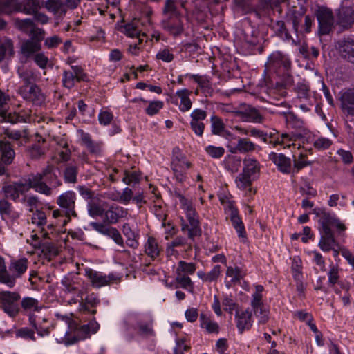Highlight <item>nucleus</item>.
Segmentation results:
<instances>
[{
    "mask_svg": "<svg viewBox=\"0 0 354 354\" xmlns=\"http://www.w3.org/2000/svg\"><path fill=\"white\" fill-rule=\"evenodd\" d=\"M265 67L267 71L283 77L286 84L292 83V61L287 54L279 50L273 52L268 57Z\"/></svg>",
    "mask_w": 354,
    "mask_h": 354,
    "instance_id": "obj_1",
    "label": "nucleus"
},
{
    "mask_svg": "<svg viewBox=\"0 0 354 354\" xmlns=\"http://www.w3.org/2000/svg\"><path fill=\"white\" fill-rule=\"evenodd\" d=\"M28 175L31 181L32 178L36 180L35 183L38 185V189H41L37 192L46 196H50L53 189L62 185V182L57 174L56 168L52 165H48L40 173H32Z\"/></svg>",
    "mask_w": 354,
    "mask_h": 354,
    "instance_id": "obj_2",
    "label": "nucleus"
},
{
    "mask_svg": "<svg viewBox=\"0 0 354 354\" xmlns=\"http://www.w3.org/2000/svg\"><path fill=\"white\" fill-rule=\"evenodd\" d=\"M35 180L32 178L31 181L29 175H27L19 181L3 186V192L6 198L17 201L20 194H25L30 189H34L35 192H40L41 190L38 189V185L35 183Z\"/></svg>",
    "mask_w": 354,
    "mask_h": 354,
    "instance_id": "obj_3",
    "label": "nucleus"
},
{
    "mask_svg": "<svg viewBox=\"0 0 354 354\" xmlns=\"http://www.w3.org/2000/svg\"><path fill=\"white\" fill-rule=\"evenodd\" d=\"M100 328V324L95 319L91 320L87 324L81 326L77 330L78 338L72 335L68 330H66L62 335L56 337L59 343L70 345L75 343L79 339H84L88 337L91 333H95Z\"/></svg>",
    "mask_w": 354,
    "mask_h": 354,
    "instance_id": "obj_4",
    "label": "nucleus"
},
{
    "mask_svg": "<svg viewBox=\"0 0 354 354\" xmlns=\"http://www.w3.org/2000/svg\"><path fill=\"white\" fill-rule=\"evenodd\" d=\"M21 297L17 292H0V309L10 317H15L19 313Z\"/></svg>",
    "mask_w": 354,
    "mask_h": 354,
    "instance_id": "obj_5",
    "label": "nucleus"
},
{
    "mask_svg": "<svg viewBox=\"0 0 354 354\" xmlns=\"http://www.w3.org/2000/svg\"><path fill=\"white\" fill-rule=\"evenodd\" d=\"M29 324L32 328L21 327L15 331L17 337H20L26 340L36 341L35 332L37 335L44 337L48 336L50 333L49 329L47 327L42 326L41 324H38L34 315H30Z\"/></svg>",
    "mask_w": 354,
    "mask_h": 354,
    "instance_id": "obj_6",
    "label": "nucleus"
},
{
    "mask_svg": "<svg viewBox=\"0 0 354 354\" xmlns=\"http://www.w3.org/2000/svg\"><path fill=\"white\" fill-rule=\"evenodd\" d=\"M191 163L186 159L178 147H174L172 151L171 169L176 179L180 183L186 180L187 171Z\"/></svg>",
    "mask_w": 354,
    "mask_h": 354,
    "instance_id": "obj_7",
    "label": "nucleus"
},
{
    "mask_svg": "<svg viewBox=\"0 0 354 354\" xmlns=\"http://www.w3.org/2000/svg\"><path fill=\"white\" fill-rule=\"evenodd\" d=\"M17 93L27 102L35 106H41L45 102L46 95L36 84L21 85L17 89Z\"/></svg>",
    "mask_w": 354,
    "mask_h": 354,
    "instance_id": "obj_8",
    "label": "nucleus"
},
{
    "mask_svg": "<svg viewBox=\"0 0 354 354\" xmlns=\"http://www.w3.org/2000/svg\"><path fill=\"white\" fill-rule=\"evenodd\" d=\"M85 276L90 280L92 286L96 288L109 286L120 280V277L114 273H110L106 275L102 272L96 271L91 268H86L85 270Z\"/></svg>",
    "mask_w": 354,
    "mask_h": 354,
    "instance_id": "obj_9",
    "label": "nucleus"
},
{
    "mask_svg": "<svg viewBox=\"0 0 354 354\" xmlns=\"http://www.w3.org/2000/svg\"><path fill=\"white\" fill-rule=\"evenodd\" d=\"M315 15L318 21L319 35H328L334 28L335 21L332 10L326 8H319Z\"/></svg>",
    "mask_w": 354,
    "mask_h": 354,
    "instance_id": "obj_10",
    "label": "nucleus"
},
{
    "mask_svg": "<svg viewBox=\"0 0 354 354\" xmlns=\"http://www.w3.org/2000/svg\"><path fill=\"white\" fill-rule=\"evenodd\" d=\"M76 194L73 191H66L59 195L57 198V204L63 210L65 216L70 218L71 217H77L75 212Z\"/></svg>",
    "mask_w": 354,
    "mask_h": 354,
    "instance_id": "obj_11",
    "label": "nucleus"
},
{
    "mask_svg": "<svg viewBox=\"0 0 354 354\" xmlns=\"http://www.w3.org/2000/svg\"><path fill=\"white\" fill-rule=\"evenodd\" d=\"M71 71L64 70L62 73V84L68 89L73 88L76 82L88 80L86 73L80 66H71Z\"/></svg>",
    "mask_w": 354,
    "mask_h": 354,
    "instance_id": "obj_12",
    "label": "nucleus"
},
{
    "mask_svg": "<svg viewBox=\"0 0 354 354\" xmlns=\"http://www.w3.org/2000/svg\"><path fill=\"white\" fill-rule=\"evenodd\" d=\"M185 214L189 221V224L183 223L181 225V230L185 234H187L189 239L194 241L196 237L201 236L202 232L200 227L198 215L195 209L192 212H188Z\"/></svg>",
    "mask_w": 354,
    "mask_h": 354,
    "instance_id": "obj_13",
    "label": "nucleus"
},
{
    "mask_svg": "<svg viewBox=\"0 0 354 354\" xmlns=\"http://www.w3.org/2000/svg\"><path fill=\"white\" fill-rule=\"evenodd\" d=\"M21 215V213L17 211L7 200H0V216L9 227L19 224Z\"/></svg>",
    "mask_w": 354,
    "mask_h": 354,
    "instance_id": "obj_14",
    "label": "nucleus"
},
{
    "mask_svg": "<svg viewBox=\"0 0 354 354\" xmlns=\"http://www.w3.org/2000/svg\"><path fill=\"white\" fill-rule=\"evenodd\" d=\"M28 268V261L25 257L11 260L8 270L12 281L7 283V286L8 288H13L15 286L16 279L21 278L26 273Z\"/></svg>",
    "mask_w": 354,
    "mask_h": 354,
    "instance_id": "obj_15",
    "label": "nucleus"
},
{
    "mask_svg": "<svg viewBox=\"0 0 354 354\" xmlns=\"http://www.w3.org/2000/svg\"><path fill=\"white\" fill-rule=\"evenodd\" d=\"M162 29L174 37L180 35L183 30V24L180 15L169 16L161 21Z\"/></svg>",
    "mask_w": 354,
    "mask_h": 354,
    "instance_id": "obj_16",
    "label": "nucleus"
},
{
    "mask_svg": "<svg viewBox=\"0 0 354 354\" xmlns=\"http://www.w3.org/2000/svg\"><path fill=\"white\" fill-rule=\"evenodd\" d=\"M190 128L198 137H202L205 130L203 120L207 118V112L201 109H195L190 114Z\"/></svg>",
    "mask_w": 354,
    "mask_h": 354,
    "instance_id": "obj_17",
    "label": "nucleus"
},
{
    "mask_svg": "<svg viewBox=\"0 0 354 354\" xmlns=\"http://www.w3.org/2000/svg\"><path fill=\"white\" fill-rule=\"evenodd\" d=\"M235 115L239 117L243 121L261 124L265 120V117L255 107L248 105L243 110L236 111Z\"/></svg>",
    "mask_w": 354,
    "mask_h": 354,
    "instance_id": "obj_18",
    "label": "nucleus"
},
{
    "mask_svg": "<svg viewBox=\"0 0 354 354\" xmlns=\"http://www.w3.org/2000/svg\"><path fill=\"white\" fill-rule=\"evenodd\" d=\"M77 297H81L82 301L79 305V310L83 315H95L97 313L96 307L100 304V299L95 293H91L86 296L83 300L82 292H78Z\"/></svg>",
    "mask_w": 354,
    "mask_h": 354,
    "instance_id": "obj_19",
    "label": "nucleus"
},
{
    "mask_svg": "<svg viewBox=\"0 0 354 354\" xmlns=\"http://www.w3.org/2000/svg\"><path fill=\"white\" fill-rule=\"evenodd\" d=\"M192 91L187 89L178 90L171 97V103L178 105L181 112H187L192 109V102L189 98Z\"/></svg>",
    "mask_w": 354,
    "mask_h": 354,
    "instance_id": "obj_20",
    "label": "nucleus"
},
{
    "mask_svg": "<svg viewBox=\"0 0 354 354\" xmlns=\"http://www.w3.org/2000/svg\"><path fill=\"white\" fill-rule=\"evenodd\" d=\"M337 49L342 58L354 63V39L344 37L337 42Z\"/></svg>",
    "mask_w": 354,
    "mask_h": 354,
    "instance_id": "obj_21",
    "label": "nucleus"
},
{
    "mask_svg": "<svg viewBox=\"0 0 354 354\" xmlns=\"http://www.w3.org/2000/svg\"><path fill=\"white\" fill-rule=\"evenodd\" d=\"M77 133L80 137L82 144L86 147L91 154L96 156L102 154L104 145L102 141L93 140L88 133L82 129L78 130Z\"/></svg>",
    "mask_w": 354,
    "mask_h": 354,
    "instance_id": "obj_22",
    "label": "nucleus"
},
{
    "mask_svg": "<svg viewBox=\"0 0 354 354\" xmlns=\"http://www.w3.org/2000/svg\"><path fill=\"white\" fill-rule=\"evenodd\" d=\"M268 159L277 167L278 170L283 174H289L292 171V160L283 153L271 152L268 154Z\"/></svg>",
    "mask_w": 354,
    "mask_h": 354,
    "instance_id": "obj_23",
    "label": "nucleus"
},
{
    "mask_svg": "<svg viewBox=\"0 0 354 354\" xmlns=\"http://www.w3.org/2000/svg\"><path fill=\"white\" fill-rule=\"evenodd\" d=\"M236 326L240 334L249 330L252 326V310L248 308L245 310H237L235 314Z\"/></svg>",
    "mask_w": 354,
    "mask_h": 354,
    "instance_id": "obj_24",
    "label": "nucleus"
},
{
    "mask_svg": "<svg viewBox=\"0 0 354 354\" xmlns=\"http://www.w3.org/2000/svg\"><path fill=\"white\" fill-rule=\"evenodd\" d=\"M127 215V209L116 204H112L104 211V222L108 224H116L120 218Z\"/></svg>",
    "mask_w": 354,
    "mask_h": 354,
    "instance_id": "obj_25",
    "label": "nucleus"
},
{
    "mask_svg": "<svg viewBox=\"0 0 354 354\" xmlns=\"http://www.w3.org/2000/svg\"><path fill=\"white\" fill-rule=\"evenodd\" d=\"M225 285L227 288L238 284L243 279L246 272L237 266H227L226 269Z\"/></svg>",
    "mask_w": 354,
    "mask_h": 354,
    "instance_id": "obj_26",
    "label": "nucleus"
},
{
    "mask_svg": "<svg viewBox=\"0 0 354 354\" xmlns=\"http://www.w3.org/2000/svg\"><path fill=\"white\" fill-rule=\"evenodd\" d=\"M227 215L226 219H230L233 227L236 231L239 238L243 239V241L246 239V232L244 224L239 215V210L236 207L232 209L229 208L228 211L225 212Z\"/></svg>",
    "mask_w": 354,
    "mask_h": 354,
    "instance_id": "obj_27",
    "label": "nucleus"
},
{
    "mask_svg": "<svg viewBox=\"0 0 354 354\" xmlns=\"http://www.w3.org/2000/svg\"><path fill=\"white\" fill-rule=\"evenodd\" d=\"M353 23V10L351 7L342 6L337 10V24L343 29H348Z\"/></svg>",
    "mask_w": 354,
    "mask_h": 354,
    "instance_id": "obj_28",
    "label": "nucleus"
},
{
    "mask_svg": "<svg viewBox=\"0 0 354 354\" xmlns=\"http://www.w3.org/2000/svg\"><path fill=\"white\" fill-rule=\"evenodd\" d=\"M41 0H24L15 5V11L21 12L26 15H33L41 8Z\"/></svg>",
    "mask_w": 354,
    "mask_h": 354,
    "instance_id": "obj_29",
    "label": "nucleus"
},
{
    "mask_svg": "<svg viewBox=\"0 0 354 354\" xmlns=\"http://www.w3.org/2000/svg\"><path fill=\"white\" fill-rule=\"evenodd\" d=\"M341 107L344 113L354 115V88H349L342 92L340 96Z\"/></svg>",
    "mask_w": 354,
    "mask_h": 354,
    "instance_id": "obj_30",
    "label": "nucleus"
},
{
    "mask_svg": "<svg viewBox=\"0 0 354 354\" xmlns=\"http://www.w3.org/2000/svg\"><path fill=\"white\" fill-rule=\"evenodd\" d=\"M280 114L283 115L286 127L294 129L297 133L299 132L306 126V123L304 120L299 118L293 112H282Z\"/></svg>",
    "mask_w": 354,
    "mask_h": 354,
    "instance_id": "obj_31",
    "label": "nucleus"
},
{
    "mask_svg": "<svg viewBox=\"0 0 354 354\" xmlns=\"http://www.w3.org/2000/svg\"><path fill=\"white\" fill-rule=\"evenodd\" d=\"M144 252L151 259H156L161 254L162 249L153 236H148L144 245Z\"/></svg>",
    "mask_w": 354,
    "mask_h": 354,
    "instance_id": "obj_32",
    "label": "nucleus"
},
{
    "mask_svg": "<svg viewBox=\"0 0 354 354\" xmlns=\"http://www.w3.org/2000/svg\"><path fill=\"white\" fill-rule=\"evenodd\" d=\"M15 156V151L10 143L8 141H0V158L1 162L5 165H10L12 162Z\"/></svg>",
    "mask_w": 354,
    "mask_h": 354,
    "instance_id": "obj_33",
    "label": "nucleus"
},
{
    "mask_svg": "<svg viewBox=\"0 0 354 354\" xmlns=\"http://www.w3.org/2000/svg\"><path fill=\"white\" fill-rule=\"evenodd\" d=\"M320 234L319 247L323 252H329L334 246H338L333 232H320Z\"/></svg>",
    "mask_w": 354,
    "mask_h": 354,
    "instance_id": "obj_34",
    "label": "nucleus"
},
{
    "mask_svg": "<svg viewBox=\"0 0 354 354\" xmlns=\"http://www.w3.org/2000/svg\"><path fill=\"white\" fill-rule=\"evenodd\" d=\"M260 166L259 162L252 158H245L243 160V167L242 172L251 177L254 180L257 174L259 173Z\"/></svg>",
    "mask_w": 354,
    "mask_h": 354,
    "instance_id": "obj_35",
    "label": "nucleus"
},
{
    "mask_svg": "<svg viewBox=\"0 0 354 354\" xmlns=\"http://www.w3.org/2000/svg\"><path fill=\"white\" fill-rule=\"evenodd\" d=\"M14 44L11 39L3 37L0 39V62L14 56Z\"/></svg>",
    "mask_w": 354,
    "mask_h": 354,
    "instance_id": "obj_36",
    "label": "nucleus"
},
{
    "mask_svg": "<svg viewBox=\"0 0 354 354\" xmlns=\"http://www.w3.org/2000/svg\"><path fill=\"white\" fill-rule=\"evenodd\" d=\"M239 133L250 136L254 138H259L263 142H268V133L256 127L242 128L241 127L236 126L234 127Z\"/></svg>",
    "mask_w": 354,
    "mask_h": 354,
    "instance_id": "obj_37",
    "label": "nucleus"
},
{
    "mask_svg": "<svg viewBox=\"0 0 354 354\" xmlns=\"http://www.w3.org/2000/svg\"><path fill=\"white\" fill-rule=\"evenodd\" d=\"M191 78L196 82L205 96H212L214 93V89L212 86L210 80L207 76L199 75H191Z\"/></svg>",
    "mask_w": 354,
    "mask_h": 354,
    "instance_id": "obj_38",
    "label": "nucleus"
},
{
    "mask_svg": "<svg viewBox=\"0 0 354 354\" xmlns=\"http://www.w3.org/2000/svg\"><path fill=\"white\" fill-rule=\"evenodd\" d=\"M41 48V44L36 43L34 40H30L28 39L22 43L20 51L26 58H29L35 53L39 52Z\"/></svg>",
    "mask_w": 354,
    "mask_h": 354,
    "instance_id": "obj_39",
    "label": "nucleus"
},
{
    "mask_svg": "<svg viewBox=\"0 0 354 354\" xmlns=\"http://www.w3.org/2000/svg\"><path fill=\"white\" fill-rule=\"evenodd\" d=\"M273 29L276 32L277 35L281 37L283 41L287 42H291L292 44H296L295 40L292 37L289 33L285 22L281 20L277 21L273 24Z\"/></svg>",
    "mask_w": 354,
    "mask_h": 354,
    "instance_id": "obj_40",
    "label": "nucleus"
},
{
    "mask_svg": "<svg viewBox=\"0 0 354 354\" xmlns=\"http://www.w3.org/2000/svg\"><path fill=\"white\" fill-rule=\"evenodd\" d=\"M13 26L19 31L28 35L31 29L34 28V21L29 18L19 19V17H13L12 19Z\"/></svg>",
    "mask_w": 354,
    "mask_h": 354,
    "instance_id": "obj_41",
    "label": "nucleus"
},
{
    "mask_svg": "<svg viewBox=\"0 0 354 354\" xmlns=\"http://www.w3.org/2000/svg\"><path fill=\"white\" fill-rule=\"evenodd\" d=\"M174 248H183L185 251H190L192 249V243H189L186 238L178 236L168 244L167 248V253L172 254Z\"/></svg>",
    "mask_w": 354,
    "mask_h": 354,
    "instance_id": "obj_42",
    "label": "nucleus"
},
{
    "mask_svg": "<svg viewBox=\"0 0 354 354\" xmlns=\"http://www.w3.org/2000/svg\"><path fill=\"white\" fill-rule=\"evenodd\" d=\"M335 223L336 218L332 214H330L329 212H327L326 214H324L322 217L320 218L318 221V224L319 225V232H333L331 230V227L334 226Z\"/></svg>",
    "mask_w": 354,
    "mask_h": 354,
    "instance_id": "obj_43",
    "label": "nucleus"
},
{
    "mask_svg": "<svg viewBox=\"0 0 354 354\" xmlns=\"http://www.w3.org/2000/svg\"><path fill=\"white\" fill-rule=\"evenodd\" d=\"M252 310L258 319L259 324H265L269 320V310L265 307L263 302L259 303L257 306H251Z\"/></svg>",
    "mask_w": 354,
    "mask_h": 354,
    "instance_id": "obj_44",
    "label": "nucleus"
},
{
    "mask_svg": "<svg viewBox=\"0 0 354 354\" xmlns=\"http://www.w3.org/2000/svg\"><path fill=\"white\" fill-rule=\"evenodd\" d=\"M286 21H290L296 35L299 32V28L302 21L303 13L298 12L294 9H290L286 14Z\"/></svg>",
    "mask_w": 354,
    "mask_h": 354,
    "instance_id": "obj_45",
    "label": "nucleus"
},
{
    "mask_svg": "<svg viewBox=\"0 0 354 354\" xmlns=\"http://www.w3.org/2000/svg\"><path fill=\"white\" fill-rule=\"evenodd\" d=\"M6 136L10 139L18 141V145L23 146L28 140V132L26 130H6Z\"/></svg>",
    "mask_w": 354,
    "mask_h": 354,
    "instance_id": "obj_46",
    "label": "nucleus"
},
{
    "mask_svg": "<svg viewBox=\"0 0 354 354\" xmlns=\"http://www.w3.org/2000/svg\"><path fill=\"white\" fill-rule=\"evenodd\" d=\"M200 325L202 328H205L209 333H218V324L212 321L209 317L204 314L200 315Z\"/></svg>",
    "mask_w": 354,
    "mask_h": 354,
    "instance_id": "obj_47",
    "label": "nucleus"
},
{
    "mask_svg": "<svg viewBox=\"0 0 354 354\" xmlns=\"http://www.w3.org/2000/svg\"><path fill=\"white\" fill-rule=\"evenodd\" d=\"M257 145L248 138H239L237 141L235 149L241 153L252 152L255 151Z\"/></svg>",
    "mask_w": 354,
    "mask_h": 354,
    "instance_id": "obj_48",
    "label": "nucleus"
},
{
    "mask_svg": "<svg viewBox=\"0 0 354 354\" xmlns=\"http://www.w3.org/2000/svg\"><path fill=\"white\" fill-rule=\"evenodd\" d=\"M123 32L129 37L134 38L142 35L147 37L146 35L138 29V21L133 20L130 23H127L123 27Z\"/></svg>",
    "mask_w": 354,
    "mask_h": 354,
    "instance_id": "obj_49",
    "label": "nucleus"
},
{
    "mask_svg": "<svg viewBox=\"0 0 354 354\" xmlns=\"http://www.w3.org/2000/svg\"><path fill=\"white\" fill-rule=\"evenodd\" d=\"M44 6L48 12L53 14L66 13L65 6L62 0H46Z\"/></svg>",
    "mask_w": 354,
    "mask_h": 354,
    "instance_id": "obj_50",
    "label": "nucleus"
},
{
    "mask_svg": "<svg viewBox=\"0 0 354 354\" xmlns=\"http://www.w3.org/2000/svg\"><path fill=\"white\" fill-rule=\"evenodd\" d=\"M20 304L22 309L25 311L38 312L41 308L39 306V301L30 297H24Z\"/></svg>",
    "mask_w": 354,
    "mask_h": 354,
    "instance_id": "obj_51",
    "label": "nucleus"
},
{
    "mask_svg": "<svg viewBox=\"0 0 354 354\" xmlns=\"http://www.w3.org/2000/svg\"><path fill=\"white\" fill-rule=\"evenodd\" d=\"M78 174V167L75 165L68 164L64 170L63 176L65 183H75Z\"/></svg>",
    "mask_w": 354,
    "mask_h": 354,
    "instance_id": "obj_52",
    "label": "nucleus"
},
{
    "mask_svg": "<svg viewBox=\"0 0 354 354\" xmlns=\"http://www.w3.org/2000/svg\"><path fill=\"white\" fill-rule=\"evenodd\" d=\"M18 75L21 80L23 82L22 85H32L35 84L36 75L35 72L31 68H22L19 69L17 71Z\"/></svg>",
    "mask_w": 354,
    "mask_h": 354,
    "instance_id": "obj_53",
    "label": "nucleus"
},
{
    "mask_svg": "<svg viewBox=\"0 0 354 354\" xmlns=\"http://www.w3.org/2000/svg\"><path fill=\"white\" fill-rule=\"evenodd\" d=\"M253 180V178L241 172L236 178L235 183L239 189L244 190L249 188V192H252L250 187Z\"/></svg>",
    "mask_w": 354,
    "mask_h": 354,
    "instance_id": "obj_54",
    "label": "nucleus"
},
{
    "mask_svg": "<svg viewBox=\"0 0 354 354\" xmlns=\"http://www.w3.org/2000/svg\"><path fill=\"white\" fill-rule=\"evenodd\" d=\"M87 210L88 215L93 218L103 216L105 211L100 203L93 201L88 202Z\"/></svg>",
    "mask_w": 354,
    "mask_h": 354,
    "instance_id": "obj_55",
    "label": "nucleus"
},
{
    "mask_svg": "<svg viewBox=\"0 0 354 354\" xmlns=\"http://www.w3.org/2000/svg\"><path fill=\"white\" fill-rule=\"evenodd\" d=\"M273 1L274 0H259L258 6L254 10V15L259 19L267 15L272 7Z\"/></svg>",
    "mask_w": 354,
    "mask_h": 354,
    "instance_id": "obj_56",
    "label": "nucleus"
},
{
    "mask_svg": "<svg viewBox=\"0 0 354 354\" xmlns=\"http://www.w3.org/2000/svg\"><path fill=\"white\" fill-rule=\"evenodd\" d=\"M210 122L212 134L221 136L224 131L225 128L223 120L216 115H212L210 118Z\"/></svg>",
    "mask_w": 354,
    "mask_h": 354,
    "instance_id": "obj_57",
    "label": "nucleus"
},
{
    "mask_svg": "<svg viewBox=\"0 0 354 354\" xmlns=\"http://www.w3.org/2000/svg\"><path fill=\"white\" fill-rule=\"evenodd\" d=\"M179 288L186 290H192L194 287L191 278L186 274L176 271L175 277Z\"/></svg>",
    "mask_w": 354,
    "mask_h": 354,
    "instance_id": "obj_58",
    "label": "nucleus"
},
{
    "mask_svg": "<svg viewBox=\"0 0 354 354\" xmlns=\"http://www.w3.org/2000/svg\"><path fill=\"white\" fill-rule=\"evenodd\" d=\"M233 2L236 9L243 14L254 13L255 8L252 6L250 0H233Z\"/></svg>",
    "mask_w": 354,
    "mask_h": 354,
    "instance_id": "obj_59",
    "label": "nucleus"
},
{
    "mask_svg": "<svg viewBox=\"0 0 354 354\" xmlns=\"http://www.w3.org/2000/svg\"><path fill=\"white\" fill-rule=\"evenodd\" d=\"M162 12L163 15L166 16V17L169 16L180 15L178 11L176 1L174 0H165Z\"/></svg>",
    "mask_w": 354,
    "mask_h": 354,
    "instance_id": "obj_60",
    "label": "nucleus"
},
{
    "mask_svg": "<svg viewBox=\"0 0 354 354\" xmlns=\"http://www.w3.org/2000/svg\"><path fill=\"white\" fill-rule=\"evenodd\" d=\"M196 269V267L194 263H188L184 261H180L178 263V267L176 271L186 275H189L193 274L195 272Z\"/></svg>",
    "mask_w": 354,
    "mask_h": 354,
    "instance_id": "obj_61",
    "label": "nucleus"
},
{
    "mask_svg": "<svg viewBox=\"0 0 354 354\" xmlns=\"http://www.w3.org/2000/svg\"><path fill=\"white\" fill-rule=\"evenodd\" d=\"M311 162L307 160V156L304 153H300L297 158L293 160V171L299 172L303 168L310 165Z\"/></svg>",
    "mask_w": 354,
    "mask_h": 354,
    "instance_id": "obj_62",
    "label": "nucleus"
},
{
    "mask_svg": "<svg viewBox=\"0 0 354 354\" xmlns=\"http://www.w3.org/2000/svg\"><path fill=\"white\" fill-rule=\"evenodd\" d=\"M205 151L211 158L219 159L224 155L225 150L223 147L209 145L205 147Z\"/></svg>",
    "mask_w": 354,
    "mask_h": 354,
    "instance_id": "obj_63",
    "label": "nucleus"
},
{
    "mask_svg": "<svg viewBox=\"0 0 354 354\" xmlns=\"http://www.w3.org/2000/svg\"><path fill=\"white\" fill-rule=\"evenodd\" d=\"M328 286L334 287L335 284L339 283V268L337 266L333 264L330 265V270L328 272Z\"/></svg>",
    "mask_w": 354,
    "mask_h": 354,
    "instance_id": "obj_64",
    "label": "nucleus"
}]
</instances>
